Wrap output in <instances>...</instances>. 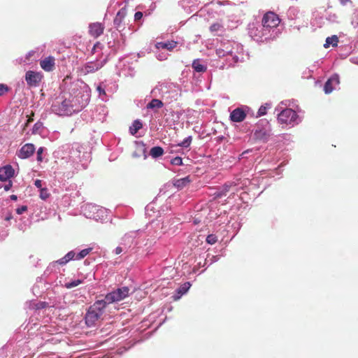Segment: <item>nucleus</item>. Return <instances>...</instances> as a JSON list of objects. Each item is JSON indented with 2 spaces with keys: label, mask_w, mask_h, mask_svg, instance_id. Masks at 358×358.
Returning a JSON list of instances; mask_svg holds the SVG:
<instances>
[{
  "label": "nucleus",
  "mask_w": 358,
  "mask_h": 358,
  "mask_svg": "<svg viewBox=\"0 0 358 358\" xmlns=\"http://www.w3.org/2000/svg\"><path fill=\"white\" fill-rule=\"evenodd\" d=\"M12 186H13V182H12V181L10 180H8V183L4 185L3 189H4V190L6 192H8V191H9L11 189Z\"/></svg>",
  "instance_id": "nucleus-54"
},
{
  "label": "nucleus",
  "mask_w": 358,
  "mask_h": 358,
  "mask_svg": "<svg viewBox=\"0 0 358 358\" xmlns=\"http://www.w3.org/2000/svg\"><path fill=\"white\" fill-rule=\"evenodd\" d=\"M130 294V289L127 286L119 287L109 293H108L103 299H101L105 302L106 306L120 301Z\"/></svg>",
  "instance_id": "nucleus-9"
},
{
  "label": "nucleus",
  "mask_w": 358,
  "mask_h": 358,
  "mask_svg": "<svg viewBox=\"0 0 358 358\" xmlns=\"http://www.w3.org/2000/svg\"><path fill=\"white\" fill-rule=\"evenodd\" d=\"M350 61L353 64H358V57H352L350 58Z\"/></svg>",
  "instance_id": "nucleus-60"
},
{
  "label": "nucleus",
  "mask_w": 358,
  "mask_h": 358,
  "mask_svg": "<svg viewBox=\"0 0 358 358\" xmlns=\"http://www.w3.org/2000/svg\"><path fill=\"white\" fill-rule=\"evenodd\" d=\"M101 50H102V45L99 42H97L94 45V47L92 50V52L93 54L97 53L98 55H99Z\"/></svg>",
  "instance_id": "nucleus-41"
},
{
  "label": "nucleus",
  "mask_w": 358,
  "mask_h": 358,
  "mask_svg": "<svg viewBox=\"0 0 358 358\" xmlns=\"http://www.w3.org/2000/svg\"><path fill=\"white\" fill-rule=\"evenodd\" d=\"M209 29H210V31L213 35H220V34H223L225 31L224 25L220 22H216L212 24L210 26Z\"/></svg>",
  "instance_id": "nucleus-22"
},
{
  "label": "nucleus",
  "mask_w": 358,
  "mask_h": 358,
  "mask_svg": "<svg viewBox=\"0 0 358 358\" xmlns=\"http://www.w3.org/2000/svg\"><path fill=\"white\" fill-rule=\"evenodd\" d=\"M44 150V148L43 147H41L37 150V160L38 162L43 161L42 154Z\"/></svg>",
  "instance_id": "nucleus-47"
},
{
  "label": "nucleus",
  "mask_w": 358,
  "mask_h": 358,
  "mask_svg": "<svg viewBox=\"0 0 358 358\" xmlns=\"http://www.w3.org/2000/svg\"><path fill=\"white\" fill-rule=\"evenodd\" d=\"M192 68L198 73H203L207 70V66L202 64L200 59H194L192 62Z\"/></svg>",
  "instance_id": "nucleus-26"
},
{
  "label": "nucleus",
  "mask_w": 358,
  "mask_h": 358,
  "mask_svg": "<svg viewBox=\"0 0 358 358\" xmlns=\"http://www.w3.org/2000/svg\"><path fill=\"white\" fill-rule=\"evenodd\" d=\"M191 283L189 282H186L181 285L176 290V294L173 296L174 300H178L181 298L182 295L186 294L189 288L191 287Z\"/></svg>",
  "instance_id": "nucleus-21"
},
{
  "label": "nucleus",
  "mask_w": 358,
  "mask_h": 358,
  "mask_svg": "<svg viewBox=\"0 0 358 358\" xmlns=\"http://www.w3.org/2000/svg\"><path fill=\"white\" fill-rule=\"evenodd\" d=\"M15 176V170L10 164L0 167V181L6 182Z\"/></svg>",
  "instance_id": "nucleus-16"
},
{
  "label": "nucleus",
  "mask_w": 358,
  "mask_h": 358,
  "mask_svg": "<svg viewBox=\"0 0 358 358\" xmlns=\"http://www.w3.org/2000/svg\"><path fill=\"white\" fill-rule=\"evenodd\" d=\"M171 164L173 165L180 166L182 164V159L180 157H176L171 160Z\"/></svg>",
  "instance_id": "nucleus-43"
},
{
  "label": "nucleus",
  "mask_w": 358,
  "mask_h": 358,
  "mask_svg": "<svg viewBox=\"0 0 358 358\" xmlns=\"http://www.w3.org/2000/svg\"><path fill=\"white\" fill-rule=\"evenodd\" d=\"M164 154V150L160 146H155L150 150V155L152 158H157L162 156Z\"/></svg>",
  "instance_id": "nucleus-31"
},
{
  "label": "nucleus",
  "mask_w": 358,
  "mask_h": 358,
  "mask_svg": "<svg viewBox=\"0 0 358 358\" xmlns=\"http://www.w3.org/2000/svg\"><path fill=\"white\" fill-rule=\"evenodd\" d=\"M126 14H127V10L124 8H121L117 12V13L113 20V23L117 29H119L121 27V24L122 22L123 19L126 16Z\"/></svg>",
  "instance_id": "nucleus-23"
},
{
  "label": "nucleus",
  "mask_w": 358,
  "mask_h": 358,
  "mask_svg": "<svg viewBox=\"0 0 358 358\" xmlns=\"http://www.w3.org/2000/svg\"><path fill=\"white\" fill-rule=\"evenodd\" d=\"M47 305H48V303L46 302L40 301L36 304V308L38 310L43 309V308H46Z\"/></svg>",
  "instance_id": "nucleus-50"
},
{
  "label": "nucleus",
  "mask_w": 358,
  "mask_h": 358,
  "mask_svg": "<svg viewBox=\"0 0 358 358\" xmlns=\"http://www.w3.org/2000/svg\"><path fill=\"white\" fill-rule=\"evenodd\" d=\"M190 182L191 179L189 176H186L185 178L176 180L173 185L178 189H182L183 187H186Z\"/></svg>",
  "instance_id": "nucleus-27"
},
{
  "label": "nucleus",
  "mask_w": 358,
  "mask_h": 358,
  "mask_svg": "<svg viewBox=\"0 0 358 358\" xmlns=\"http://www.w3.org/2000/svg\"><path fill=\"white\" fill-rule=\"evenodd\" d=\"M149 236L150 238L148 241H150V242H152L159 236V234H157V231H154L153 233L149 232Z\"/></svg>",
  "instance_id": "nucleus-48"
},
{
  "label": "nucleus",
  "mask_w": 358,
  "mask_h": 358,
  "mask_svg": "<svg viewBox=\"0 0 358 358\" xmlns=\"http://www.w3.org/2000/svg\"><path fill=\"white\" fill-rule=\"evenodd\" d=\"M339 84V76L337 74H334L331 76L327 81L325 83L324 86V91L325 94L331 93L337 85Z\"/></svg>",
  "instance_id": "nucleus-17"
},
{
  "label": "nucleus",
  "mask_w": 358,
  "mask_h": 358,
  "mask_svg": "<svg viewBox=\"0 0 358 358\" xmlns=\"http://www.w3.org/2000/svg\"><path fill=\"white\" fill-rule=\"evenodd\" d=\"M178 42L174 41H169L166 42H157L155 47L157 50H173L177 46Z\"/></svg>",
  "instance_id": "nucleus-20"
},
{
  "label": "nucleus",
  "mask_w": 358,
  "mask_h": 358,
  "mask_svg": "<svg viewBox=\"0 0 358 358\" xmlns=\"http://www.w3.org/2000/svg\"><path fill=\"white\" fill-rule=\"evenodd\" d=\"M35 152V147L32 143H26L17 152V155L20 159H27L30 157Z\"/></svg>",
  "instance_id": "nucleus-15"
},
{
  "label": "nucleus",
  "mask_w": 358,
  "mask_h": 358,
  "mask_svg": "<svg viewBox=\"0 0 358 358\" xmlns=\"http://www.w3.org/2000/svg\"><path fill=\"white\" fill-rule=\"evenodd\" d=\"M136 231H131L126 234L122 238L120 244L121 246H123V248L125 250V253L129 252L130 250L134 248L138 244L136 241Z\"/></svg>",
  "instance_id": "nucleus-13"
},
{
  "label": "nucleus",
  "mask_w": 358,
  "mask_h": 358,
  "mask_svg": "<svg viewBox=\"0 0 358 358\" xmlns=\"http://www.w3.org/2000/svg\"><path fill=\"white\" fill-rule=\"evenodd\" d=\"M107 62L106 57L88 62L81 67V72L84 74L94 73L102 68Z\"/></svg>",
  "instance_id": "nucleus-12"
},
{
  "label": "nucleus",
  "mask_w": 358,
  "mask_h": 358,
  "mask_svg": "<svg viewBox=\"0 0 358 358\" xmlns=\"http://www.w3.org/2000/svg\"><path fill=\"white\" fill-rule=\"evenodd\" d=\"M229 187L230 186L228 185H225L223 186V187L222 188V189L220 190H218L215 193V197L217 198H221L224 196H226L227 195V193L229 192Z\"/></svg>",
  "instance_id": "nucleus-36"
},
{
  "label": "nucleus",
  "mask_w": 358,
  "mask_h": 358,
  "mask_svg": "<svg viewBox=\"0 0 358 358\" xmlns=\"http://www.w3.org/2000/svg\"><path fill=\"white\" fill-rule=\"evenodd\" d=\"M94 86L98 93V97L103 101H108L117 88V85L112 80H104L96 83Z\"/></svg>",
  "instance_id": "nucleus-7"
},
{
  "label": "nucleus",
  "mask_w": 358,
  "mask_h": 358,
  "mask_svg": "<svg viewBox=\"0 0 358 358\" xmlns=\"http://www.w3.org/2000/svg\"><path fill=\"white\" fill-rule=\"evenodd\" d=\"M157 58L160 61H163L167 59V55L164 53H160L157 55Z\"/></svg>",
  "instance_id": "nucleus-55"
},
{
  "label": "nucleus",
  "mask_w": 358,
  "mask_h": 358,
  "mask_svg": "<svg viewBox=\"0 0 358 358\" xmlns=\"http://www.w3.org/2000/svg\"><path fill=\"white\" fill-rule=\"evenodd\" d=\"M83 147L79 143L66 144L61 146L57 151V154L62 159L72 163H78L83 158L88 157L87 152H82Z\"/></svg>",
  "instance_id": "nucleus-3"
},
{
  "label": "nucleus",
  "mask_w": 358,
  "mask_h": 358,
  "mask_svg": "<svg viewBox=\"0 0 358 358\" xmlns=\"http://www.w3.org/2000/svg\"><path fill=\"white\" fill-rule=\"evenodd\" d=\"M270 135V131L266 129H258L255 131V136L256 138L260 140H266Z\"/></svg>",
  "instance_id": "nucleus-25"
},
{
  "label": "nucleus",
  "mask_w": 358,
  "mask_h": 358,
  "mask_svg": "<svg viewBox=\"0 0 358 358\" xmlns=\"http://www.w3.org/2000/svg\"><path fill=\"white\" fill-rule=\"evenodd\" d=\"M9 91V87L6 84H0V96H2L5 93Z\"/></svg>",
  "instance_id": "nucleus-45"
},
{
  "label": "nucleus",
  "mask_w": 358,
  "mask_h": 358,
  "mask_svg": "<svg viewBox=\"0 0 358 358\" xmlns=\"http://www.w3.org/2000/svg\"><path fill=\"white\" fill-rule=\"evenodd\" d=\"M271 107V104L268 103H265V105L261 106L257 111V117H261L266 115L267 109L270 108Z\"/></svg>",
  "instance_id": "nucleus-37"
},
{
  "label": "nucleus",
  "mask_w": 358,
  "mask_h": 358,
  "mask_svg": "<svg viewBox=\"0 0 358 358\" xmlns=\"http://www.w3.org/2000/svg\"><path fill=\"white\" fill-rule=\"evenodd\" d=\"M152 206L151 205H148L146 207H145V211H146V214H148V212L150 210H152Z\"/></svg>",
  "instance_id": "nucleus-62"
},
{
  "label": "nucleus",
  "mask_w": 358,
  "mask_h": 358,
  "mask_svg": "<svg viewBox=\"0 0 358 358\" xmlns=\"http://www.w3.org/2000/svg\"><path fill=\"white\" fill-rule=\"evenodd\" d=\"M337 16L335 14L329 15V20H330L332 22H337Z\"/></svg>",
  "instance_id": "nucleus-57"
},
{
  "label": "nucleus",
  "mask_w": 358,
  "mask_h": 358,
  "mask_svg": "<svg viewBox=\"0 0 358 358\" xmlns=\"http://www.w3.org/2000/svg\"><path fill=\"white\" fill-rule=\"evenodd\" d=\"M113 252L115 254V255H120L121 254L122 252H124L125 253V250L123 248V246H121L120 245L119 246H117L113 251Z\"/></svg>",
  "instance_id": "nucleus-49"
},
{
  "label": "nucleus",
  "mask_w": 358,
  "mask_h": 358,
  "mask_svg": "<svg viewBox=\"0 0 358 358\" xmlns=\"http://www.w3.org/2000/svg\"><path fill=\"white\" fill-rule=\"evenodd\" d=\"M92 250V248H87L83 250H81L79 252H76V260H80L85 258L90 252Z\"/></svg>",
  "instance_id": "nucleus-35"
},
{
  "label": "nucleus",
  "mask_w": 358,
  "mask_h": 358,
  "mask_svg": "<svg viewBox=\"0 0 358 358\" xmlns=\"http://www.w3.org/2000/svg\"><path fill=\"white\" fill-rule=\"evenodd\" d=\"M58 264H59V262H57V261L51 262L48 265V266L47 267L45 271H44V274L43 275L45 276H48L52 273L56 272L57 268H58Z\"/></svg>",
  "instance_id": "nucleus-32"
},
{
  "label": "nucleus",
  "mask_w": 358,
  "mask_h": 358,
  "mask_svg": "<svg viewBox=\"0 0 358 358\" xmlns=\"http://www.w3.org/2000/svg\"><path fill=\"white\" fill-rule=\"evenodd\" d=\"M143 13L141 11H137L135 15H134V20L138 22L140 20H141V18L143 17Z\"/></svg>",
  "instance_id": "nucleus-53"
},
{
  "label": "nucleus",
  "mask_w": 358,
  "mask_h": 358,
  "mask_svg": "<svg viewBox=\"0 0 358 358\" xmlns=\"http://www.w3.org/2000/svg\"><path fill=\"white\" fill-rule=\"evenodd\" d=\"M55 58L49 56L40 62L41 67L45 71H51L55 66Z\"/></svg>",
  "instance_id": "nucleus-19"
},
{
  "label": "nucleus",
  "mask_w": 358,
  "mask_h": 358,
  "mask_svg": "<svg viewBox=\"0 0 358 358\" xmlns=\"http://www.w3.org/2000/svg\"><path fill=\"white\" fill-rule=\"evenodd\" d=\"M289 106V100L282 101L278 105L275 110L278 112V121L279 123L294 126L301 122V120L295 110L287 108Z\"/></svg>",
  "instance_id": "nucleus-4"
},
{
  "label": "nucleus",
  "mask_w": 358,
  "mask_h": 358,
  "mask_svg": "<svg viewBox=\"0 0 358 358\" xmlns=\"http://www.w3.org/2000/svg\"><path fill=\"white\" fill-rule=\"evenodd\" d=\"M342 5H345L350 0H339Z\"/></svg>",
  "instance_id": "nucleus-63"
},
{
  "label": "nucleus",
  "mask_w": 358,
  "mask_h": 358,
  "mask_svg": "<svg viewBox=\"0 0 358 358\" xmlns=\"http://www.w3.org/2000/svg\"><path fill=\"white\" fill-rule=\"evenodd\" d=\"M36 53L35 51L34 50H31L29 51V52H27V54L26 55V57H25V59L24 60V63H27L29 60H30V58Z\"/></svg>",
  "instance_id": "nucleus-51"
},
{
  "label": "nucleus",
  "mask_w": 358,
  "mask_h": 358,
  "mask_svg": "<svg viewBox=\"0 0 358 358\" xmlns=\"http://www.w3.org/2000/svg\"><path fill=\"white\" fill-rule=\"evenodd\" d=\"M27 210V206H20V207H19V208H17L16 209V213L18 215H21L23 213H24Z\"/></svg>",
  "instance_id": "nucleus-52"
},
{
  "label": "nucleus",
  "mask_w": 358,
  "mask_h": 358,
  "mask_svg": "<svg viewBox=\"0 0 358 358\" xmlns=\"http://www.w3.org/2000/svg\"><path fill=\"white\" fill-rule=\"evenodd\" d=\"M104 30V26L100 22H94L89 24V34L94 38L100 36Z\"/></svg>",
  "instance_id": "nucleus-18"
},
{
  "label": "nucleus",
  "mask_w": 358,
  "mask_h": 358,
  "mask_svg": "<svg viewBox=\"0 0 358 358\" xmlns=\"http://www.w3.org/2000/svg\"><path fill=\"white\" fill-rule=\"evenodd\" d=\"M217 241V236H216L215 235H214V234H209V235L206 237V242H207L208 244L213 245V244H215Z\"/></svg>",
  "instance_id": "nucleus-42"
},
{
  "label": "nucleus",
  "mask_w": 358,
  "mask_h": 358,
  "mask_svg": "<svg viewBox=\"0 0 358 358\" xmlns=\"http://www.w3.org/2000/svg\"><path fill=\"white\" fill-rule=\"evenodd\" d=\"M164 106L162 101L157 99H153L150 102H149L147 105L148 109L156 110L161 108Z\"/></svg>",
  "instance_id": "nucleus-30"
},
{
  "label": "nucleus",
  "mask_w": 358,
  "mask_h": 358,
  "mask_svg": "<svg viewBox=\"0 0 358 358\" xmlns=\"http://www.w3.org/2000/svg\"><path fill=\"white\" fill-rule=\"evenodd\" d=\"M155 7H156L155 3H152L151 4V10L150 11H148V12H145V15H150L151 12L155 10Z\"/></svg>",
  "instance_id": "nucleus-59"
},
{
  "label": "nucleus",
  "mask_w": 358,
  "mask_h": 358,
  "mask_svg": "<svg viewBox=\"0 0 358 358\" xmlns=\"http://www.w3.org/2000/svg\"><path fill=\"white\" fill-rule=\"evenodd\" d=\"M76 255L75 250H71L65 256H64L62 258L57 260V262H59V265H65L71 260H76Z\"/></svg>",
  "instance_id": "nucleus-24"
},
{
  "label": "nucleus",
  "mask_w": 358,
  "mask_h": 358,
  "mask_svg": "<svg viewBox=\"0 0 358 358\" xmlns=\"http://www.w3.org/2000/svg\"><path fill=\"white\" fill-rule=\"evenodd\" d=\"M43 76L41 73L34 71H28L25 73L24 79L28 86L37 87L41 82Z\"/></svg>",
  "instance_id": "nucleus-14"
},
{
  "label": "nucleus",
  "mask_w": 358,
  "mask_h": 358,
  "mask_svg": "<svg viewBox=\"0 0 358 358\" xmlns=\"http://www.w3.org/2000/svg\"><path fill=\"white\" fill-rule=\"evenodd\" d=\"M267 31L262 24L252 25L249 28L250 36L254 41L258 43L273 40L271 35Z\"/></svg>",
  "instance_id": "nucleus-10"
},
{
  "label": "nucleus",
  "mask_w": 358,
  "mask_h": 358,
  "mask_svg": "<svg viewBox=\"0 0 358 358\" xmlns=\"http://www.w3.org/2000/svg\"><path fill=\"white\" fill-rule=\"evenodd\" d=\"M34 185H35V186H36V187L40 188V189H42V188H41V186H42V182H41V180H35V182H34Z\"/></svg>",
  "instance_id": "nucleus-58"
},
{
  "label": "nucleus",
  "mask_w": 358,
  "mask_h": 358,
  "mask_svg": "<svg viewBox=\"0 0 358 358\" xmlns=\"http://www.w3.org/2000/svg\"><path fill=\"white\" fill-rule=\"evenodd\" d=\"M200 261L196 263V264L193 268V272L201 273L203 272L206 268L208 267L206 264H204V261L202 260V257H199Z\"/></svg>",
  "instance_id": "nucleus-29"
},
{
  "label": "nucleus",
  "mask_w": 358,
  "mask_h": 358,
  "mask_svg": "<svg viewBox=\"0 0 358 358\" xmlns=\"http://www.w3.org/2000/svg\"><path fill=\"white\" fill-rule=\"evenodd\" d=\"M338 43V38L336 35H333L331 36L327 37L325 41V43L324 44V47L325 48H329L331 45L332 47H336Z\"/></svg>",
  "instance_id": "nucleus-28"
},
{
  "label": "nucleus",
  "mask_w": 358,
  "mask_h": 358,
  "mask_svg": "<svg viewBox=\"0 0 358 358\" xmlns=\"http://www.w3.org/2000/svg\"><path fill=\"white\" fill-rule=\"evenodd\" d=\"M83 282V280H73L70 282H66L64 287L67 289H71L73 287H77L79 285Z\"/></svg>",
  "instance_id": "nucleus-38"
},
{
  "label": "nucleus",
  "mask_w": 358,
  "mask_h": 358,
  "mask_svg": "<svg viewBox=\"0 0 358 358\" xmlns=\"http://www.w3.org/2000/svg\"><path fill=\"white\" fill-rule=\"evenodd\" d=\"M91 90L85 83L77 81L71 85L69 96L56 100L51 106L52 111L61 116L71 115L80 111L90 101Z\"/></svg>",
  "instance_id": "nucleus-1"
},
{
  "label": "nucleus",
  "mask_w": 358,
  "mask_h": 358,
  "mask_svg": "<svg viewBox=\"0 0 358 358\" xmlns=\"http://www.w3.org/2000/svg\"><path fill=\"white\" fill-rule=\"evenodd\" d=\"M49 195L50 194L48 192L47 189H45V188L41 189V192H40V197H41V199H42L43 200H45L47 198L49 197Z\"/></svg>",
  "instance_id": "nucleus-44"
},
{
  "label": "nucleus",
  "mask_w": 358,
  "mask_h": 358,
  "mask_svg": "<svg viewBox=\"0 0 358 358\" xmlns=\"http://www.w3.org/2000/svg\"><path fill=\"white\" fill-rule=\"evenodd\" d=\"M10 199L12 201H17V196L16 195H15V194H12V195L10 196Z\"/></svg>",
  "instance_id": "nucleus-61"
},
{
  "label": "nucleus",
  "mask_w": 358,
  "mask_h": 358,
  "mask_svg": "<svg viewBox=\"0 0 358 358\" xmlns=\"http://www.w3.org/2000/svg\"><path fill=\"white\" fill-rule=\"evenodd\" d=\"M251 111L250 107L243 105L234 109L229 115V119L233 122H243L248 114Z\"/></svg>",
  "instance_id": "nucleus-11"
},
{
  "label": "nucleus",
  "mask_w": 358,
  "mask_h": 358,
  "mask_svg": "<svg viewBox=\"0 0 358 358\" xmlns=\"http://www.w3.org/2000/svg\"><path fill=\"white\" fill-rule=\"evenodd\" d=\"M143 127L142 122L139 120H136L129 127V132L131 134L134 135Z\"/></svg>",
  "instance_id": "nucleus-33"
},
{
  "label": "nucleus",
  "mask_w": 358,
  "mask_h": 358,
  "mask_svg": "<svg viewBox=\"0 0 358 358\" xmlns=\"http://www.w3.org/2000/svg\"><path fill=\"white\" fill-rule=\"evenodd\" d=\"M101 299L96 301L87 310L85 319L88 327L94 326L103 315L106 306Z\"/></svg>",
  "instance_id": "nucleus-6"
},
{
  "label": "nucleus",
  "mask_w": 358,
  "mask_h": 358,
  "mask_svg": "<svg viewBox=\"0 0 358 358\" xmlns=\"http://www.w3.org/2000/svg\"><path fill=\"white\" fill-rule=\"evenodd\" d=\"M216 55L223 59L220 69L234 66L238 62H243L248 55L244 53L243 45L234 41L223 40L216 49Z\"/></svg>",
  "instance_id": "nucleus-2"
},
{
  "label": "nucleus",
  "mask_w": 358,
  "mask_h": 358,
  "mask_svg": "<svg viewBox=\"0 0 358 358\" xmlns=\"http://www.w3.org/2000/svg\"><path fill=\"white\" fill-rule=\"evenodd\" d=\"M191 142H192V136H189L186 137L182 142L179 143L176 145V147L180 146L182 148H188L190 145Z\"/></svg>",
  "instance_id": "nucleus-39"
},
{
  "label": "nucleus",
  "mask_w": 358,
  "mask_h": 358,
  "mask_svg": "<svg viewBox=\"0 0 358 358\" xmlns=\"http://www.w3.org/2000/svg\"><path fill=\"white\" fill-rule=\"evenodd\" d=\"M351 24L355 28L358 27V9H357L352 15Z\"/></svg>",
  "instance_id": "nucleus-40"
},
{
  "label": "nucleus",
  "mask_w": 358,
  "mask_h": 358,
  "mask_svg": "<svg viewBox=\"0 0 358 358\" xmlns=\"http://www.w3.org/2000/svg\"><path fill=\"white\" fill-rule=\"evenodd\" d=\"M11 219H12V215H11L10 214H9L8 215H7V216L6 217V218H5V220H6V221H9V220H10Z\"/></svg>",
  "instance_id": "nucleus-64"
},
{
  "label": "nucleus",
  "mask_w": 358,
  "mask_h": 358,
  "mask_svg": "<svg viewBox=\"0 0 358 358\" xmlns=\"http://www.w3.org/2000/svg\"><path fill=\"white\" fill-rule=\"evenodd\" d=\"M220 257L217 255H210L208 254L206 257H202V260L204 261V264H206L207 266H209L212 264L217 262Z\"/></svg>",
  "instance_id": "nucleus-34"
},
{
  "label": "nucleus",
  "mask_w": 358,
  "mask_h": 358,
  "mask_svg": "<svg viewBox=\"0 0 358 358\" xmlns=\"http://www.w3.org/2000/svg\"><path fill=\"white\" fill-rule=\"evenodd\" d=\"M41 126H42L41 123H40V122L36 123L33 127V132L35 133V132L38 131V130L41 127Z\"/></svg>",
  "instance_id": "nucleus-56"
},
{
  "label": "nucleus",
  "mask_w": 358,
  "mask_h": 358,
  "mask_svg": "<svg viewBox=\"0 0 358 358\" xmlns=\"http://www.w3.org/2000/svg\"><path fill=\"white\" fill-rule=\"evenodd\" d=\"M298 10L295 8H290L288 10V15L291 17L292 19L297 14Z\"/></svg>",
  "instance_id": "nucleus-46"
},
{
  "label": "nucleus",
  "mask_w": 358,
  "mask_h": 358,
  "mask_svg": "<svg viewBox=\"0 0 358 358\" xmlns=\"http://www.w3.org/2000/svg\"><path fill=\"white\" fill-rule=\"evenodd\" d=\"M280 20L277 14L273 12H267L262 20V24L268 30L273 39L276 38L281 33V29L279 27Z\"/></svg>",
  "instance_id": "nucleus-5"
},
{
  "label": "nucleus",
  "mask_w": 358,
  "mask_h": 358,
  "mask_svg": "<svg viewBox=\"0 0 358 358\" xmlns=\"http://www.w3.org/2000/svg\"><path fill=\"white\" fill-rule=\"evenodd\" d=\"M82 212L87 218L100 222H103L108 216V211L106 208L92 203L85 205L82 208Z\"/></svg>",
  "instance_id": "nucleus-8"
}]
</instances>
